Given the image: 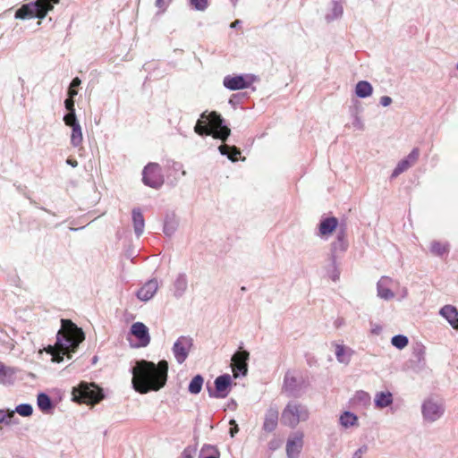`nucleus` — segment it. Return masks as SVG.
Segmentation results:
<instances>
[{"instance_id": "nucleus-62", "label": "nucleus", "mask_w": 458, "mask_h": 458, "mask_svg": "<svg viewBox=\"0 0 458 458\" xmlns=\"http://www.w3.org/2000/svg\"><path fill=\"white\" fill-rule=\"evenodd\" d=\"M241 290L244 292V291H246V287H245V286H242V287L241 288Z\"/></svg>"}, {"instance_id": "nucleus-61", "label": "nucleus", "mask_w": 458, "mask_h": 458, "mask_svg": "<svg viewBox=\"0 0 458 458\" xmlns=\"http://www.w3.org/2000/svg\"><path fill=\"white\" fill-rule=\"evenodd\" d=\"M406 295H407V290H406V289H404V290H403V297H404V296H406Z\"/></svg>"}, {"instance_id": "nucleus-29", "label": "nucleus", "mask_w": 458, "mask_h": 458, "mask_svg": "<svg viewBox=\"0 0 458 458\" xmlns=\"http://www.w3.org/2000/svg\"><path fill=\"white\" fill-rule=\"evenodd\" d=\"M339 423L344 428L358 426V417L351 411H344L340 415Z\"/></svg>"}, {"instance_id": "nucleus-24", "label": "nucleus", "mask_w": 458, "mask_h": 458, "mask_svg": "<svg viewBox=\"0 0 458 458\" xmlns=\"http://www.w3.org/2000/svg\"><path fill=\"white\" fill-rule=\"evenodd\" d=\"M131 218L133 224V229L136 236L139 238L142 235L145 227V220L141 210L139 208H135L131 212Z\"/></svg>"}, {"instance_id": "nucleus-58", "label": "nucleus", "mask_w": 458, "mask_h": 458, "mask_svg": "<svg viewBox=\"0 0 458 458\" xmlns=\"http://www.w3.org/2000/svg\"><path fill=\"white\" fill-rule=\"evenodd\" d=\"M380 330H381L380 327H377V328L373 329L372 332L375 334H378Z\"/></svg>"}, {"instance_id": "nucleus-42", "label": "nucleus", "mask_w": 458, "mask_h": 458, "mask_svg": "<svg viewBox=\"0 0 458 458\" xmlns=\"http://www.w3.org/2000/svg\"><path fill=\"white\" fill-rule=\"evenodd\" d=\"M78 94L77 90H68V98L64 100V106L68 112H75L73 98Z\"/></svg>"}, {"instance_id": "nucleus-55", "label": "nucleus", "mask_w": 458, "mask_h": 458, "mask_svg": "<svg viewBox=\"0 0 458 458\" xmlns=\"http://www.w3.org/2000/svg\"><path fill=\"white\" fill-rule=\"evenodd\" d=\"M230 424H231V425H234V428H231V429H230L231 436H232V437H233V436H234V433H236V432L238 431V426H237V424H236L235 420H232L230 421Z\"/></svg>"}, {"instance_id": "nucleus-14", "label": "nucleus", "mask_w": 458, "mask_h": 458, "mask_svg": "<svg viewBox=\"0 0 458 458\" xmlns=\"http://www.w3.org/2000/svg\"><path fill=\"white\" fill-rule=\"evenodd\" d=\"M191 346L192 339L190 336L182 335L175 341L173 353L179 364H182L186 360Z\"/></svg>"}, {"instance_id": "nucleus-23", "label": "nucleus", "mask_w": 458, "mask_h": 458, "mask_svg": "<svg viewBox=\"0 0 458 458\" xmlns=\"http://www.w3.org/2000/svg\"><path fill=\"white\" fill-rule=\"evenodd\" d=\"M335 357L338 362L342 364H349L351 361V359L354 353V351L345 345L335 344Z\"/></svg>"}, {"instance_id": "nucleus-4", "label": "nucleus", "mask_w": 458, "mask_h": 458, "mask_svg": "<svg viewBox=\"0 0 458 458\" xmlns=\"http://www.w3.org/2000/svg\"><path fill=\"white\" fill-rule=\"evenodd\" d=\"M60 0H34L23 4L15 12V18L27 20L32 18L43 19L49 11L53 10L54 4H58Z\"/></svg>"}, {"instance_id": "nucleus-6", "label": "nucleus", "mask_w": 458, "mask_h": 458, "mask_svg": "<svg viewBox=\"0 0 458 458\" xmlns=\"http://www.w3.org/2000/svg\"><path fill=\"white\" fill-rule=\"evenodd\" d=\"M445 403L437 397H428L421 404V414L425 421L432 423L438 420L445 413Z\"/></svg>"}, {"instance_id": "nucleus-12", "label": "nucleus", "mask_w": 458, "mask_h": 458, "mask_svg": "<svg viewBox=\"0 0 458 458\" xmlns=\"http://www.w3.org/2000/svg\"><path fill=\"white\" fill-rule=\"evenodd\" d=\"M303 379L298 378L294 373L288 370L284 377L283 392L290 397H300L302 391Z\"/></svg>"}, {"instance_id": "nucleus-8", "label": "nucleus", "mask_w": 458, "mask_h": 458, "mask_svg": "<svg viewBox=\"0 0 458 458\" xmlns=\"http://www.w3.org/2000/svg\"><path fill=\"white\" fill-rule=\"evenodd\" d=\"M349 248L347 230L344 225H341L336 232L335 239L331 243L330 260L332 263L343 257Z\"/></svg>"}, {"instance_id": "nucleus-10", "label": "nucleus", "mask_w": 458, "mask_h": 458, "mask_svg": "<svg viewBox=\"0 0 458 458\" xmlns=\"http://www.w3.org/2000/svg\"><path fill=\"white\" fill-rule=\"evenodd\" d=\"M215 388L208 387L209 397L223 399L225 398L231 390L232 377L229 374H223L215 379Z\"/></svg>"}, {"instance_id": "nucleus-52", "label": "nucleus", "mask_w": 458, "mask_h": 458, "mask_svg": "<svg viewBox=\"0 0 458 458\" xmlns=\"http://www.w3.org/2000/svg\"><path fill=\"white\" fill-rule=\"evenodd\" d=\"M156 6L159 9V13H163L167 9L168 4L165 0H156Z\"/></svg>"}, {"instance_id": "nucleus-50", "label": "nucleus", "mask_w": 458, "mask_h": 458, "mask_svg": "<svg viewBox=\"0 0 458 458\" xmlns=\"http://www.w3.org/2000/svg\"><path fill=\"white\" fill-rule=\"evenodd\" d=\"M245 96V94L238 93V94H233L229 99V104L235 107L239 104H241L242 98Z\"/></svg>"}, {"instance_id": "nucleus-33", "label": "nucleus", "mask_w": 458, "mask_h": 458, "mask_svg": "<svg viewBox=\"0 0 458 458\" xmlns=\"http://www.w3.org/2000/svg\"><path fill=\"white\" fill-rule=\"evenodd\" d=\"M72 128L71 144L72 147H79L83 140L82 131L80 123H75Z\"/></svg>"}, {"instance_id": "nucleus-37", "label": "nucleus", "mask_w": 458, "mask_h": 458, "mask_svg": "<svg viewBox=\"0 0 458 458\" xmlns=\"http://www.w3.org/2000/svg\"><path fill=\"white\" fill-rule=\"evenodd\" d=\"M370 400L371 398L369 394L362 390L357 391L353 398L354 403L361 406L369 405L370 403Z\"/></svg>"}, {"instance_id": "nucleus-48", "label": "nucleus", "mask_w": 458, "mask_h": 458, "mask_svg": "<svg viewBox=\"0 0 458 458\" xmlns=\"http://www.w3.org/2000/svg\"><path fill=\"white\" fill-rule=\"evenodd\" d=\"M331 266L332 270L329 273V276L334 282H336L340 277V270L338 268L337 260L335 261V263L331 262Z\"/></svg>"}, {"instance_id": "nucleus-38", "label": "nucleus", "mask_w": 458, "mask_h": 458, "mask_svg": "<svg viewBox=\"0 0 458 458\" xmlns=\"http://www.w3.org/2000/svg\"><path fill=\"white\" fill-rule=\"evenodd\" d=\"M166 167L174 173V176H176L178 173H180L182 176L186 175V171L183 169V165L180 162L168 160L166 163Z\"/></svg>"}, {"instance_id": "nucleus-9", "label": "nucleus", "mask_w": 458, "mask_h": 458, "mask_svg": "<svg viewBox=\"0 0 458 458\" xmlns=\"http://www.w3.org/2000/svg\"><path fill=\"white\" fill-rule=\"evenodd\" d=\"M142 182L150 188H161L164 184L161 166L157 163H148L142 171Z\"/></svg>"}, {"instance_id": "nucleus-54", "label": "nucleus", "mask_w": 458, "mask_h": 458, "mask_svg": "<svg viewBox=\"0 0 458 458\" xmlns=\"http://www.w3.org/2000/svg\"><path fill=\"white\" fill-rule=\"evenodd\" d=\"M80 85H81V80L78 77H76L72 81L68 90H71V89L76 90V88L79 87Z\"/></svg>"}, {"instance_id": "nucleus-7", "label": "nucleus", "mask_w": 458, "mask_h": 458, "mask_svg": "<svg viewBox=\"0 0 458 458\" xmlns=\"http://www.w3.org/2000/svg\"><path fill=\"white\" fill-rule=\"evenodd\" d=\"M76 393L79 394L78 397L85 403H97L104 398L102 389L98 387L94 383H80V385L72 390V394L75 397H77Z\"/></svg>"}, {"instance_id": "nucleus-27", "label": "nucleus", "mask_w": 458, "mask_h": 458, "mask_svg": "<svg viewBox=\"0 0 458 458\" xmlns=\"http://www.w3.org/2000/svg\"><path fill=\"white\" fill-rule=\"evenodd\" d=\"M430 252L437 257H443L447 255L450 250V245L447 242L433 241L430 243Z\"/></svg>"}, {"instance_id": "nucleus-40", "label": "nucleus", "mask_w": 458, "mask_h": 458, "mask_svg": "<svg viewBox=\"0 0 458 458\" xmlns=\"http://www.w3.org/2000/svg\"><path fill=\"white\" fill-rule=\"evenodd\" d=\"M411 165L404 158L398 162L397 165L394 169L391 178H395L401 174L408 170Z\"/></svg>"}, {"instance_id": "nucleus-19", "label": "nucleus", "mask_w": 458, "mask_h": 458, "mask_svg": "<svg viewBox=\"0 0 458 458\" xmlns=\"http://www.w3.org/2000/svg\"><path fill=\"white\" fill-rule=\"evenodd\" d=\"M279 412L276 407H269L264 417L262 429L266 432H273L278 424Z\"/></svg>"}, {"instance_id": "nucleus-15", "label": "nucleus", "mask_w": 458, "mask_h": 458, "mask_svg": "<svg viewBox=\"0 0 458 458\" xmlns=\"http://www.w3.org/2000/svg\"><path fill=\"white\" fill-rule=\"evenodd\" d=\"M304 435L301 431L291 434L286 442L287 458H298L303 447Z\"/></svg>"}, {"instance_id": "nucleus-59", "label": "nucleus", "mask_w": 458, "mask_h": 458, "mask_svg": "<svg viewBox=\"0 0 458 458\" xmlns=\"http://www.w3.org/2000/svg\"><path fill=\"white\" fill-rule=\"evenodd\" d=\"M277 445H278L277 444L271 443L270 444V448L271 449H276L277 447Z\"/></svg>"}, {"instance_id": "nucleus-25", "label": "nucleus", "mask_w": 458, "mask_h": 458, "mask_svg": "<svg viewBox=\"0 0 458 458\" xmlns=\"http://www.w3.org/2000/svg\"><path fill=\"white\" fill-rule=\"evenodd\" d=\"M393 394L389 391L377 392L374 397V404L377 409H384L393 403Z\"/></svg>"}, {"instance_id": "nucleus-41", "label": "nucleus", "mask_w": 458, "mask_h": 458, "mask_svg": "<svg viewBox=\"0 0 458 458\" xmlns=\"http://www.w3.org/2000/svg\"><path fill=\"white\" fill-rule=\"evenodd\" d=\"M17 412L22 417H29L33 412V408L29 403H21L16 406L14 413Z\"/></svg>"}, {"instance_id": "nucleus-18", "label": "nucleus", "mask_w": 458, "mask_h": 458, "mask_svg": "<svg viewBox=\"0 0 458 458\" xmlns=\"http://www.w3.org/2000/svg\"><path fill=\"white\" fill-rule=\"evenodd\" d=\"M158 289V282L153 278L145 283L136 293L139 300L148 301L154 297Z\"/></svg>"}, {"instance_id": "nucleus-22", "label": "nucleus", "mask_w": 458, "mask_h": 458, "mask_svg": "<svg viewBox=\"0 0 458 458\" xmlns=\"http://www.w3.org/2000/svg\"><path fill=\"white\" fill-rule=\"evenodd\" d=\"M439 314L445 318L454 329H458V310L453 305H445Z\"/></svg>"}, {"instance_id": "nucleus-43", "label": "nucleus", "mask_w": 458, "mask_h": 458, "mask_svg": "<svg viewBox=\"0 0 458 458\" xmlns=\"http://www.w3.org/2000/svg\"><path fill=\"white\" fill-rule=\"evenodd\" d=\"M14 416V411L0 409V423L11 424V419Z\"/></svg>"}, {"instance_id": "nucleus-56", "label": "nucleus", "mask_w": 458, "mask_h": 458, "mask_svg": "<svg viewBox=\"0 0 458 458\" xmlns=\"http://www.w3.org/2000/svg\"><path fill=\"white\" fill-rule=\"evenodd\" d=\"M66 163H67L68 165H70L71 166H72V167H76V166L78 165V162H77V160H75V159H73V158H68V159L66 160Z\"/></svg>"}, {"instance_id": "nucleus-35", "label": "nucleus", "mask_w": 458, "mask_h": 458, "mask_svg": "<svg viewBox=\"0 0 458 458\" xmlns=\"http://www.w3.org/2000/svg\"><path fill=\"white\" fill-rule=\"evenodd\" d=\"M343 13H344L343 5L339 2L334 1L331 11L328 13H327V15H326V20L328 22L333 21L342 17Z\"/></svg>"}, {"instance_id": "nucleus-16", "label": "nucleus", "mask_w": 458, "mask_h": 458, "mask_svg": "<svg viewBox=\"0 0 458 458\" xmlns=\"http://www.w3.org/2000/svg\"><path fill=\"white\" fill-rule=\"evenodd\" d=\"M130 332L138 340L137 347H146L150 343L148 328L142 322L133 323Z\"/></svg>"}, {"instance_id": "nucleus-31", "label": "nucleus", "mask_w": 458, "mask_h": 458, "mask_svg": "<svg viewBox=\"0 0 458 458\" xmlns=\"http://www.w3.org/2000/svg\"><path fill=\"white\" fill-rule=\"evenodd\" d=\"M177 225H178V224L174 218V216L167 215L165 218L164 226H163L164 233L166 236L171 237L175 233V231L177 229Z\"/></svg>"}, {"instance_id": "nucleus-36", "label": "nucleus", "mask_w": 458, "mask_h": 458, "mask_svg": "<svg viewBox=\"0 0 458 458\" xmlns=\"http://www.w3.org/2000/svg\"><path fill=\"white\" fill-rule=\"evenodd\" d=\"M204 379L202 376L196 375L190 382L188 390L191 394H198L202 388Z\"/></svg>"}, {"instance_id": "nucleus-32", "label": "nucleus", "mask_w": 458, "mask_h": 458, "mask_svg": "<svg viewBox=\"0 0 458 458\" xmlns=\"http://www.w3.org/2000/svg\"><path fill=\"white\" fill-rule=\"evenodd\" d=\"M199 458H220V452L216 445L206 444L201 447Z\"/></svg>"}, {"instance_id": "nucleus-28", "label": "nucleus", "mask_w": 458, "mask_h": 458, "mask_svg": "<svg viewBox=\"0 0 458 458\" xmlns=\"http://www.w3.org/2000/svg\"><path fill=\"white\" fill-rule=\"evenodd\" d=\"M373 93L372 85L367 81H360L355 86V94L360 98L370 97Z\"/></svg>"}, {"instance_id": "nucleus-30", "label": "nucleus", "mask_w": 458, "mask_h": 458, "mask_svg": "<svg viewBox=\"0 0 458 458\" xmlns=\"http://www.w3.org/2000/svg\"><path fill=\"white\" fill-rule=\"evenodd\" d=\"M218 149L221 155L226 156L233 162L238 160V157L241 155L240 149L235 146L223 144L219 146Z\"/></svg>"}, {"instance_id": "nucleus-1", "label": "nucleus", "mask_w": 458, "mask_h": 458, "mask_svg": "<svg viewBox=\"0 0 458 458\" xmlns=\"http://www.w3.org/2000/svg\"><path fill=\"white\" fill-rule=\"evenodd\" d=\"M168 363L160 360L157 364L141 360L137 361L132 369V385L140 394L157 391L162 388L167 380Z\"/></svg>"}, {"instance_id": "nucleus-3", "label": "nucleus", "mask_w": 458, "mask_h": 458, "mask_svg": "<svg viewBox=\"0 0 458 458\" xmlns=\"http://www.w3.org/2000/svg\"><path fill=\"white\" fill-rule=\"evenodd\" d=\"M194 131L200 136L211 135L222 141H225L231 132L225 119L216 112H211L208 114L206 112L202 113L197 121Z\"/></svg>"}, {"instance_id": "nucleus-11", "label": "nucleus", "mask_w": 458, "mask_h": 458, "mask_svg": "<svg viewBox=\"0 0 458 458\" xmlns=\"http://www.w3.org/2000/svg\"><path fill=\"white\" fill-rule=\"evenodd\" d=\"M250 353L248 351L240 347L232 357V370L235 378L246 376L248 373V360Z\"/></svg>"}, {"instance_id": "nucleus-60", "label": "nucleus", "mask_w": 458, "mask_h": 458, "mask_svg": "<svg viewBox=\"0 0 458 458\" xmlns=\"http://www.w3.org/2000/svg\"><path fill=\"white\" fill-rule=\"evenodd\" d=\"M422 354H423V352L421 350L417 352L419 360H420V356H422Z\"/></svg>"}, {"instance_id": "nucleus-63", "label": "nucleus", "mask_w": 458, "mask_h": 458, "mask_svg": "<svg viewBox=\"0 0 458 458\" xmlns=\"http://www.w3.org/2000/svg\"><path fill=\"white\" fill-rule=\"evenodd\" d=\"M456 69L458 70V62H457V64H456Z\"/></svg>"}, {"instance_id": "nucleus-26", "label": "nucleus", "mask_w": 458, "mask_h": 458, "mask_svg": "<svg viewBox=\"0 0 458 458\" xmlns=\"http://www.w3.org/2000/svg\"><path fill=\"white\" fill-rule=\"evenodd\" d=\"M38 409L45 414L53 413L54 404L51 398L45 393H40L37 399Z\"/></svg>"}, {"instance_id": "nucleus-13", "label": "nucleus", "mask_w": 458, "mask_h": 458, "mask_svg": "<svg viewBox=\"0 0 458 458\" xmlns=\"http://www.w3.org/2000/svg\"><path fill=\"white\" fill-rule=\"evenodd\" d=\"M253 81V76L250 74L227 75L224 78L223 85L230 90H239L249 88Z\"/></svg>"}, {"instance_id": "nucleus-46", "label": "nucleus", "mask_w": 458, "mask_h": 458, "mask_svg": "<svg viewBox=\"0 0 458 458\" xmlns=\"http://www.w3.org/2000/svg\"><path fill=\"white\" fill-rule=\"evenodd\" d=\"M190 3L198 11H205L208 6V0H190Z\"/></svg>"}, {"instance_id": "nucleus-51", "label": "nucleus", "mask_w": 458, "mask_h": 458, "mask_svg": "<svg viewBox=\"0 0 458 458\" xmlns=\"http://www.w3.org/2000/svg\"><path fill=\"white\" fill-rule=\"evenodd\" d=\"M368 450V445H362L353 453L352 458H362L367 454Z\"/></svg>"}, {"instance_id": "nucleus-20", "label": "nucleus", "mask_w": 458, "mask_h": 458, "mask_svg": "<svg viewBox=\"0 0 458 458\" xmlns=\"http://www.w3.org/2000/svg\"><path fill=\"white\" fill-rule=\"evenodd\" d=\"M392 284V278L388 276H382L377 284V296L386 301L393 299L394 294L390 289Z\"/></svg>"}, {"instance_id": "nucleus-17", "label": "nucleus", "mask_w": 458, "mask_h": 458, "mask_svg": "<svg viewBox=\"0 0 458 458\" xmlns=\"http://www.w3.org/2000/svg\"><path fill=\"white\" fill-rule=\"evenodd\" d=\"M188 289V276L185 273L182 272L176 275L174 279L171 291L174 297L176 299L182 298Z\"/></svg>"}, {"instance_id": "nucleus-57", "label": "nucleus", "mask_w": 458, "mask_h": 458, "mask_svg": "<svg viewBox=\"0 0 458 458\" xmlns=\"http://www.w3.org/2000/svg\"><path fill=\"white\" fill-rule=\"evenodd\" d=\"M242 24V21L240 20H235L233 22L231 23V28H237L239 26H241Z\"/></svg>"}, {"instance_id": "nucleus-44", "label": "nucleus", "mask_w": 458, "mask_h": 458, "mask_svg": "<svg viewBox=\"0 0 458 458\" xmlns=\"http://www.w3.org/2000/svg\"><path fill=\"white\" fill-rule=\"evenodd\" d=\"M64 122L65 123V125L69 126V127H72L73 126L75 123H80L77 120V117H76V114H75V112L72 111V112H68L64 116Z\"/></svg>"}, {"instance_id": "nucleus-39", "label": "nucleus", "mask_w": 458, "mask_h": 458, "mask_svg": "<svg viewBox=\"0 0 458 458\" xmlns=\"http://www.w3.org/2000/svg\"><path fill=\"white\" fill-rule=\"evenodd\" d=\"M409 340L403 335H397L392 337L391 344L399 350L403 349L408 345Z\"/></svg>"}, {"instance_id": "nucleus-5", "label": "nucleus", "mask_w": 458, "mask_h": 458, "mask_svg": "<svg viewBox=\"0 0 458 458\" xmlns=\"http://www.w3.org/2000/svg\"><path fill=\"white\" fill-rule=\"evenodd\" d=\"M310 417L308 408L295 401L289 402L281 414V421L284 425L294 428L301 421H306Z\"/></svg>"}, {"instance_id": "nucleus-45", "label": "nucleus", "mask_w": 458, "mask_h": 458, "mask_svg": "<svg viewBox=\"0 0 458 458\" xmlns=\"http://www.w3.org/2000/svg\"><path fill=\"white\" fill-rule=\"evenodd\" d=\"M419 157L420 149L418 148H414L404 159L412 166L419 159Z\"/></svg>"}, {"instance_id": "nucleus-34", "label": "nucleus", "mask_w": 458, "mask_h": 458, "mask_svg": "<svg viewBox=\"0 0 458 458\" xmlns=\"http://www.w3.org/2000/svg\"><path fill=\"white\" fill-rule=\"evenodd\" d=\"M14 374L15 371L13 368L6 367L0 362V384H10Z\"/></svg>"}, {"instance_id": "nucleus-21", "label": "nucleus", "mask_w": 458, "mask_h": 458, "mask_svg": "<svg viewBox=\"0 0 458 458\" xmlns=\"http://www.w3.org/2000/svg\"><path fill=\"white\" fill-rule=\"evenodd\" d=\"M338 228L337 218L334 216L323 218L318 225V235L321 238L327 237Z\"/></svg>"}, {"instance_id": "nucleus-49", "label": "nucleus", "mask_w": 458, "mask_h": 458, "mask_svg": "<svg viewBox=\"0 0 458 458\" xmlns=\"http://www.w3.org/2000/svg\"><path fill=\"white\" fill-rule=\"evenodd\" d=\"M352 126L359 130V131H363L364 130V123L361 120V118L357 114H354L352 115Z\"/></svg>"}, {"instance_id": "nucleus-2", "label": "nucleus", "mask_w": 458, "mask_h": 458, "mask_svg": "<svg viewBox=\"0 0 458 458\" xmlns=\"http://www.w3.org/2000/svg\"><path fill=\"white\" fill-rule=\"evenodd\" d=\"M62 327L56 335V344L59 348L58 353H53V360L56 362L63 360V356L71 358V353L75 352L80 344L84 340L85 335L81 328L78 327L70 319H62Z\"/></svg>"}, {"instance_id": "nucleus-47", "label": "nucleus", "mask_w": 458, "mask_h": 458, "mask_svg": "<svg viewBox=\"0 0 458 458\" xmlns=\"http://www.w3.org/2000/svg\"><path fill=\"white\" fill-rule=\"evenodd\" d=\"M195 454L196 448L189 445L183 449L179 458H194Z\"/></svg>"}, {"instance_id": "nucleus-53", "label": "nucleus", "mask_w": 458, "mask_h": 458, "mask_svg": "<svg viewBox=\"0 0 458 458\" xmlns=\"http://www.w3.org/2000/svg\"><path fill=\"white\" fill-rule=\"evenodd\" d=\"M379 103L383 106H388L392 103V98L388 96H383L380 98Z\"/></svg>"}]
</instances>
